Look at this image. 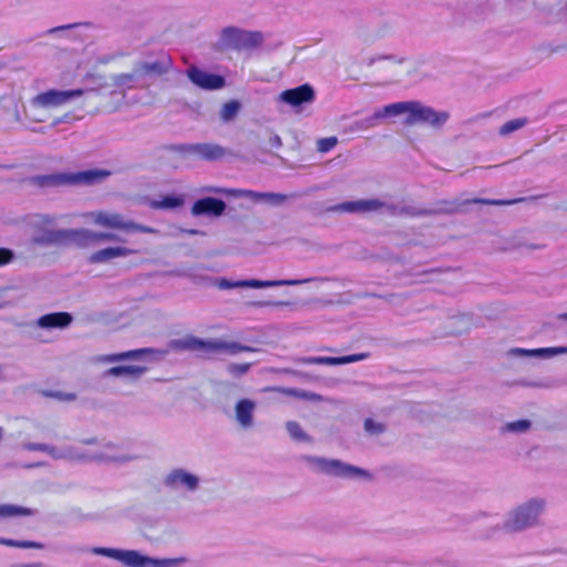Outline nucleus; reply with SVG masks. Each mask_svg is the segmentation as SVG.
Instances as JSON below:
<instances>
[{"mask_svg":"<svg viewBox=\"0 0 567 567\" xmlns=\"http://www.w3.org/2000/svg\"><path fill=\"white\" fill-rule=\"evenodd\" d=\"M31 236V241L40 246H62L74 244L86 246L102 241L113 240L110 233L93 231L85 228L54 229L56 217L49 214H29L22 219Z\"/></svg>","mask_w":567,"mask_h":567,"instance_id":"nucleus-1","label":"nucleus"},{"mask_svg":"<svg viewBox=\"0 0 567 567\" xmlns=\"http://www.w3.org/2000/svg\"><path fill=\"white\" fill-rule=\"evenodd\" d=\"M172 349L175 351H196L209 355L215 353H228L235 355L241 352H255L257 349L236 341H225L221 339L204 340L188 334L182 339L172 342Z\"/></svg>","mask_w":567,"mask_h":567,"instance_id":"nucleus-2","label":"nucleus"},{"mask_svg":"<svg viewBox=\"0 0 567 567\" xmlns=\"http://www.w3.org/2000/svg\"><path fill=\"white\" fill-rule=\"evenodd\" d=\"M111 173L105 169H87L81 172H62L47 175H37L30 177V183L41 188H51L70 185H93L106 177Z\"/></svg>","mask_w":567,"mask_h":567,"instance_id":"nucleus-3","label":"nucleus"},{"mask_svg":"<svg viewBox=\"0 0 567 567\" xmlns=\"http://www.w3.org/2000/svg\"><path fill=\"white\" fill-rule=\"evenodd\" d=\"M394 116L406 114L404 124L416 125L426 124L432 127L443 126L447 118L449 113L443 111H435L434 109L423 105L417 101H405L393 103Z\"/></svg>","mask_w":567,"mask_h":567,"instance_id":"nucleus-4","label":"nucleus"},{"mask_svg":"<svg viewBox=\"0 0 567 567\" xmlns=\"http://www.w3.org/2000/svg\"><path fill=\"white\" fill-rule=\"evenodd\" d=\"M85 216L97 226L123 230L126 234L156 233L153 228L128 220L118 213L97 210L87 213Z\"/></svg>","mask_w":567,"mask_h":567,"instance_id":"nucleus-5","label":"nucleus"},{"mask_svg":"<svg viewBox=\"0 0 567 567\" xmlns=\"http://www.w3.org/2000/svg\"><path fill=\"white\" fill-rule=\"evenodd\" d=\"M262 42V34L257 31H246L236 27L223 29L219 45L224 49L244 50L254 49Z\"/></svg>","mask_w":567,"mask_h":567,"instance_id":"nucleus-6","label":"nucleus"},{"mask_svg":"<svg viewBox=\"0 0 567 567\" xmlns=\"http://www.w3.org/2000/svg\"><path fill=\"white\" fill-rule=\"evenodd\" d=\"M544 509V502L540 499H532L523 506L514 511L511 519L506 523V527L511 530H522L536 524L538 516Z\"/></svg>","mask_w":567,"mask_h":567,"instance_id":"nucleus-7","label":"nucleus"},{"mask_svg":"<svg viewBox=\"0 0 567 567\" xmlns=\"http://www.w3.org/2000/svg\"><path fill=\"white\" fill-rule=\"evenodd\" d=\"M309 463L316 464L319 471L339 477H352L355 475L367 476L368 473L359 467L342 463L339 460H327L323 457H307Z\"/></svg>","mask_w":567,"mask_h":567,"instance_id":"nucleus-8","label":"nucleus"},{"mask_svg":"<svg viewBox=\"0 0 567 567\" xmlns=\"http://www.w3.org/2000/svg\"><path fill=\"white\" fill-rule=\"evenodd\" d=\"M83 94V90H49L47 92L38 94L32 100V104L41 107H55L68 103L74 97H79Z\"/></svg>","mask_w":567,"mask_h":567,"instance_id":"nucleus-9","label":"nucleus"},{"mask_svg":"<svg viewBox=\"0 0 567 567\" xmlns=\"http://www.w3.org/2000/svg\"><path fill=\"white\" fill-rule=\"evenodd\" d=\"M398 210V216L417 217L439 214H453L458 210V205L455 202L441 200L435 203L432 208L423 209L400 202Z\"/></svg>","mask_w":567,"mask_h":567,"instance_id":"nucleus-10","label":"nucleus"},{"mask_svg":"<svg viewBox=\"0 0 567 567\" xmlns=\"http://www.w3.org/2000/svg\"><path fill=\"white\" fill-rule=\"evenodd\" d=\"M186 75L193 84L207 91L223 89L226 84L224 76L206 72L194 65L187 69Z\"/></svg>","mask_w":567,"mask_h":567,"instance_id":"nucleus-11","label":"nucleus"},{"mask_svg":"<svg viewBox=\"0 0 567 567\" xmlns=\"http://www.w3.org/2000/svg\"><path fill=\"white\" fill-rule=\"evenodd\" d=\"M179 151L184 154H190L205 161H218L226 154L223 146L214 143H195V144H183Z\"/></svg>","mask_w":567,"mask_h":567,"instance_id":"nucleus-12","label":"nucleus"},{"mask_svg":"<svg viewBox=\"0 0 567 567\" xmlns=\"http://www.w3.org/2000/svg\"><path fill=\"white\" fill-rule=\"evenodd\" d=\"M226 203L215 197H203L194 202L190 213L194 217L217 218L225 214Z\"/></svg>","mask_w":567,"mask_h":567,"instance_id":"nucleus-13","label":"nucleus"},{"mask_svg":"<svg viewBox=\"0 0 567 567\" xmlns=\"http://www.w3.org/2000/svg\"><path fill=\"white\" fill-rule=\"evenodd\" d=\"M172 68V60L168 56H162L154 61H145L135 64V75L141 81L147 78H157L166 74Z\"/></svg>","mask_w":567,"mask_h":567,"instance_id":"nucleus-14","label":"nucleus"},{"mask_svg":"<svg viewBox=\"0 0 567 567\" xmlns=\"http://www.w3.org/2000/svg\"><path fill=\"white\" fill-rule=\"evenodd\" d=\"M316 96L315 90L310 84H302L293 89L285 90L279 95V101L292 107L313 102Z\"/></svg>","mask_w":567,"mask_h":567,"instance_id":"nucleus-15","label":"nucleus"},{"mask_svg":"<svg viewBox=\"0 0 567 567\" xmlns=\"http://www.w3.org/2000/svg\"><path fill=\"white\" fill-rule=\"evenodd\" d=\"M332 210L349 214H368L378 212V198H364L343 202L336 205Z\"/></svg>","mask_w":567,"mask_h":567,"instance_id":"nucleus-16","label":"nucleus"},{"mask_svg":"<svg viewBox=\"0 0 567 567\" xmlns=\"http://www.w3.org/2000/svg\"><path fill=\"white\" fill-rule=\"evenodd\" d=\"M370 357L368 352L354 353L342 357H308L302 360L306 364L341 365L365 360Z\"/></svg>","mask_w":567,"mask_h":567,"instance_id":"nucleus-17","label":"nucleus"},{"mask_svg":"<svg viewBox=\"0 0 567 567\" xmlns=\"http://www.w3.org/2000/svg\"><path fill=\"white\" fill-rule=\"evenodd\" d=\"M311 281V279H288V280H240L227 285V287L268 288L279 286H298Z\"/></svg>","mask_w":567,"mask_h":567,"instance_id":"nucleus-18","label":"nucleus"},{"mask_svg":"<svg viewBox=\"0 0 567 567\" xmlns=\"http://www.w3.org/2000/svg\"><path fill=\"white\" fill-rule=\"evenodd\" d=\"M73 317L69 312H51L41 316L37 320L40 328L45 329H63L71 324Z\"/></svg>","mask_w":567,"mask_h":567,"instance_id":"nucleus-19","label":"nucleus"},{"mask_svg":"<svg viewBox=\"0 0 567 567\" xmlns=\"http://www.w3.org/2000/svg\"><path fill=\"white\" fill-rule=\"evenodd\" d=\"M393 110V103L388 104L384 107L377 110L372 115L364 117L362 120H359L355 122V126L359 130H369L371 127H374L379 125L380 121L385 117L394 116Z\"/></svg>","mask_w":567,"mask_h":567,"instance_id":"nucleus-20","label":"nucleus"},{"mask_svg":"<svg viewBox=\"0 0 567 567\" xmlns=\"http://www.w3.org/2000/svg\"><path fill=\"white\" fill-rule=\"evenodd\" d=\"M255 403L248 399H243L237 402L236 419L241 426L248 427L252 424Z\"/></svg>","mask_w":567,"mask_h":567,"instance_id":"nucleus-21","label":"nucleus"},{"mask_svg":"<svg viewBox=\"0 0 567 567\" xmlns=\"http://www.w3.org/2000/svg\"><path fill=\"white\" fill-rule=\"evenodd\" d=\"M166 483L171 486L185 485L188 489H195L198 485V480L193 474L176 470L166 477Z\"/></svg>","mask_w":567,"mask_h":567,"instance_id":"nucleus-22","label":"nucleus"},{"mask_svg":"<svg viewBox=\"0 0 567 567\" xmlns=\"http://www.w3.org/2000/svg\"><path fill=\"white\" fill-rule=\"evenodd\" d=\"M184 202L183 195H166L159 199H151L148 205L153 209L172 210L183 206Z\"/></svg>","mask_w":567,"mask_h":567,"instance_id":"nucleus-23","label":"nucleus"},{"mask_svg":"<svg viewBox=\"0 0 567 567\" xmlns=\"http://www.w3.org/2000/svg\"><path fill=\"white\" fill-rule=\"evenodd\" d=\"M118 560L130 567H145L147 564H156V561L142 556L136 550H121Z\"/></svg>","mask_w":567,"mask_h":567,"instance_id":"nucleus-24","label":"nucleus"},{"mask_svg":"<svg viewBox=\"0 0 567 567\" xmlns=\"http://www.w3.org/2000/svg\"><path fill=\"white\" fill-rule=\"evenodd\" d=\"M147 368L141 365H116L106 370V375L112 377H121L126 375L131 379H140L145 372Z\"/></svg>","mask_w":567,"mask_h":567,"instance_id":"nucleus-25","label":"nucleus"},{"mask_svg":"<svg viewBox=\"0 0 567 567\" xmlns=\"http://www.w3.org/2000/svg\"><path fill=\"white\" fill-rule=\"evenodd\" d=\"M34 511L29 507L12 505V504H0V519H7L18 516H31Z\"/></svg>","mask_w":567,"mask_h":567,"instance_id":"nucleus-26","label":"nucleus"},{"mask_svg":"<svg viewBox=\"0 0 567 567\" xmlns=\"http://www.w3.org/2000/svg\"><path fill=\"white\" fill-rule=\"evenodd\" d=\"M153 352H154V350L150 349V348L128 350V351H124V352L107 354L105 357V361L106 362H118V361H124V360H130V359H137V358L142 357L143 354H151Z\"/></svg>","mask_w":567,"mask_h":567,"instance_id":"nucleus-27","label":"nucleus"},{"mask_svg":"<svg viewBox=\"0 0 567 567\" xmlns=\"http://www.w3.org/2000/svg\"><path fill=\"white\" fill-rule=\"evenodd\" d=\"M400 202H394L389 195L378 198V212L388 214L389 216L396 217Z\"/></svg>","mask_w":567,"mask_h":567,"instance_id":"nucleus-28","label":"nucleus"},{"mask_svg":"<svg viewBox=\"0 0 567 567\" xmlns=\"http://www.w3.org/2000/svg\"><path fill=\"white\" fill-rule=\"evenodd\" d=\"M282 393H285L288 396H292V398L301 399V400H306V401H312V402H321L323 399L322 395H320L318 393L299 390V389H295V388L284 389Z\"/></svg>","mask_w":567,"mask_h":567,"instance_id":"nucleus-29","label":"nucleus"},{"mask_svg":"<svg viewBox=\"0 0 567 567\" xmlns=\"http://www.w3.org/2000/svg\"><path fill=\"white\" fill-rule=\"evenodd\" d=\"M132 251L133 250H97L89 257V260L90 262H104Z\"/></svg>","mask_w":567,"mask_h":567,"instance_id":"nucleus-30","label":"nucleus"},{"mask_svg":"<svg viewBox=\"0 0 567 567\" xmlns=\"http://www.w3.org/2000/svg\"><path fill=\"white\" fill-rule=\"evenodd\" d=\"M240 106V103L236 100L225 103L220 110V118L224 122L233 121L239 113Z\"/></svg>","mask_w":567,"mask_h":567,"instance_id":"nucleus-31","label":"nucleus"},{"mask_svg":"<svg viewBox=\"0 0 567 567\" xmlns=\"http://www.w3.org/2000/svg\"><path fill=\"white\" fill-rule=\"evenodd\" d=\"M0 545H4L8 547H17V548H24V549H41L43 548V545L41 543L32 542V540H14L10 538H2L0 537Z\"/></svg>","mask_w":567,"mask_h":567,"instance_id":"nucleus-32","label":"nucleus"},{"mask_svg":"<svg viewBox=\"0 0 567 567\" xmlns=\"http://www.w3.org/2000/svg\"><path fill=\"white\" fill-rule=\"evenodd\" d=\"M515 351L524 353V354L555 355V354H559V353H566L567 352V348H565V347H554V348H539V349H534V350L516 349Z\"/></svg>","mask_w":567,"mask_h":567,"instance_id":"nucleus-33","label":"nucleus"},{"mask_svg":"<svg viewBox=\"0 0 567 567\" xmlns=\"http://www.w3.org/2000/svg\"><path fill=\"white\" fill-rule=\"evenodd\" d=\"M136 80H140V78L137 75H135V68H134L131 73H122V74L116 75L114 78V83L117 86L132 89V87H134V82Z\"/></svg>","mask_w":567,"mask_h":567,"instance_id":"nucleus-34","label":"nucleus"},{"mask_svg":"<svg viewBox=\"0 0 567 567\" xmlns=\"http://www.w3.org/2000/svg\"><path fill=\"white\" fill-rule=\"evenodd\" d=\"M526 118H514L508 122H506L501 128L499 134L501 135H508L519 128H522L526 124Z\"/></svg>","mask_w":567,"mask_h":567,"instance_id":"nucleus-35","label":"nucleus"},{"mask_svg":"<svg viewBox=\"0 0 567 567\" xmlns=\"http://www.w3.org/2000/svg\"><path fill=\"white\" fill-rule=\"evenodd\" d=\"M262 192H256L250 189H241V188H231L230 197L235 198H248L254 202H259Z\"/></svg>","mask_w":567,"mask_h":567,"instance_id":"nucleus-36","label":"nucleus"},{"mask_svg":"<svg viewBox=\"0 0 567 567\" xmlns=\"http://www.w3.org/2000/svg\"><path fill=\"white\" fill-rule=\"evenodd\" d=\"M287 199L286 195L279 193H261V197L259 202L267 203L271 206H280Z\"/></svg>","mask_w":567,"mask_h":567,"instance_id":"nucleus-37","label":"nucleus"},{"mask_svg":"<svg viewBox=\"0 0 567 567\" xmlns=\"http://www.w3.org/2000/svg\"><path fill=\"white\" fill-rule=\"evenodd\" d=\"M286 427L292 439L298 440V441H308L309 440L307 434L303 432V430L297 422L290 421L287 423Z\"/></svg>","mask_w":567,"mask_h":567,"instance_id":"nucleus-38","label":"nucleus"},{"mask_svg":"<svg viewBox=\"0 0 567 567\" xmlns=\"http://www.w3.org/2000/svg\"><path fill=\"white\" fill-rule=\"evenodd\" d=\"M29 450L44 452V453L52 455L53 457H62V455L60 453H58L56 447L44 444V443H32L29 445Z\"/></svg>","mask_w":567,"mask_h":567,"instance_id":"nucleus-39","label":"nucleus"},{"mask_svg":"<svg viewBox=\"0 0 567 567\" xmlns=\"http://www.w3.org/2000/svg\"><path fill=\"white\" fill-rule=\"evenodd\" d=\"M520 200L522 199L503 200V199L474 198L472 200H468L467 203L503 206V205H512V204L518 203Z\"/></svg>","mask_w":567,"mask_h":567,"instance_id":"nucleus-40","label":"nucleus"},{"mask_svg":"<svg viewBox=\"0 0 567 567\" xmlns=\"http://www.w3.org/2000/svg\"><path fill=\"white\" fill-rule=\"evenodd\" d=\"M250 363H231L228 365V372L233 377H240L248 372Z\"/></svg>","mask_w":567,"mask_h":567,"instance_id":"nucleus-41","label":"nucleus"},{"mask_svg":"<svg viewBox=\"0 0 567 567\" xmlns=\"http://www.w3.org/2000/svg\"><path fill=\"white\" fill-rule=\"evenodd\" d=\"M337 143L338 140L334 136L321 138L318 142V151L321 153H327L330 150H332L337 145Z\"/></svg>","mask_w":567,"mask_h":567,"instance_id":"nucleus-42","label":"nucleus"},{"mask_svg":"<svg viewBox=\"0 0 567 567\" xmlns=\"http://www.w3.org/2000/svg\"><path fill=\"white\" fill-rule=\"evenodd\" d=\"M199 193H210V194H218V195H231V188H225V187H218V186H203L199 189Z\"/></svg>","mask_w":567,"mask_h":567,"instance_id":"nucleus-43","label":"nucleus"},{"mask_svg":"<svg viewBox=\"0 0 567 567\" xmlns=\"http://www.w3.org/2000/svg\"><path fill=\"white\" fill-rule=\"evenodd\" d=\"M530 422L528 420H519L507 424V429L513 432H523L528 430Z\"/></svg>","mask_w":567,"mask_h":567,"instance_id":"nucleus-44","label":"nucleus"},{"mask_svg":"<svg viewBox=\"0 0 567 567\" xmlns=\"http://www.w3.org/2000/svg\"><path fill=\"white\" fill-rule=\"evenodd\" d=\"M284 305H286V302L275 300H258L250 302V306L255 308L281 307Z\"/></svg>","mask_w":567,"mask_h":567,"instance_id":"nucleus-45","label":"nucleus"},{"mask_svg":"<svg viewBox=\"0 0 567 567\" xmlns=\"http://www.w3.org/2000/svg\"><path fill=\"white\" fill-rule=\"evenodd\" d=\"M94 551L96 554L118 560L121 549L101 547L95 548Z\"/></svg>","mask_w":567,"mask_h":567,"instance_id":"nucleus-46","label":"nucleus"},{"mask_svg":"<svg viewBox=\"0 0 567 567\" xmlns=\"http://www.w3.org/2000/svg\"><path fill=\"white\" fill-rule=\"evenodd\" d=\"M364 429L370 433H381L383 431V426L381 424L375 423L371 419H367L364 422Z\"/></svg>","mask_w":567,"mask_h":567,"instance_id":"nucleus-47","label":"nucleus"},{"mask_svg":"<svg viewBox=\"0 0 567 567\" xmlns=\"http://www.w3.org/2000/svg\"><path fill=\"white\" fill-rule=\"evenodd\" d=\"M13 259V250H0V266L9 264Z\"/></svg>","mask_w":567,"mask_h":567,"instance_id":"nucleus-48","label":"nucleus"},{"mask_svg":"<svg viewBox=\"0 0 567 567\" xmlns=\"http://www.w3.org/2000/svg\"><path fill=\"white\" fill-rule=\"evenodd\" d=\"M269 144H270L271 147H275V148L281 147V145H282L281 137L279 135H277V134H274L269 138Z\"/></svg>","mask_w":567,"mask_h":567,"instance_id":"nucleus-49","label":"nucleus"},{"mask_svg":"<svg viewBox=\"0 0 567 567\" xmlns=\"http://www.w3.org/2000/svg\"><path fill=\"white\" fill-rule=\"evenodd\" d=\"M75 25L76 24L60 25V27H55V28L50 29L48 32L49 33H55V32H59V31H62V30L74 28Z\"/></svg>","mask_w":567,"mask_h":567,"instance_id":"nucleus-50","label":"nucleus"},{"mask_svg":"<svg viewBox=\"0 0 567 567\" xmlns=\"http://www.w3.org/2000/svg\"><path fill=\"white\" fill-rule=\"evenodd\" d=\"M13 567H43L41 563H32V564H19Z\"/></svg>","mask_w":567,"mask_h":567,"instance_id":"nucleus-51","label":"nucleus"},{"mask_svg":"<svg viewBox=\"0 0 567 567\" xmlns=\"http://www.w3.org/2000/svg\"><path fill=\"white\" fill-rule=\"evenodd\" d=\"M383 59H389V60H394L393 56H390V55H385V56H379L377 59H372L370 64H372L373 62L378 61V60H383Z\"/></svg>","mask_w":567,"mask_h":567,"instance_id":"nucleus-52","label":"nucleus"},{"mask_svg":"<svg viewBox=\"0 0 567 567\" xmlns=\"http://www.w3.org/2000/svg\"><path fill=\"white\" fill-rule=\"evenodd\" d=\"M560 318H563V319L567 320V312H565V313L560 315Z\"/></svg>","mask_w":567,"mask_h":567,"instance_id":"nucleus-53","label":"nucleus"},{"mask_svg":"<svg viewBox=\"0 0 567 567\" xmlns=\"http://www.w3.org/2000/svg\"><path fill=\"white\" fill-rule=\"evenodd\" d=\"M398 63H402L403 62V59H398L396 60Z\"/></svg>","mask_w":567,"mask_h":567,"instance_id":"nucleus-54","label":"nucleus"}]
</instances>
